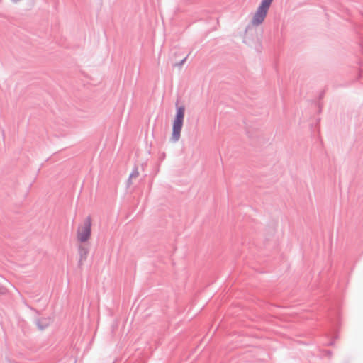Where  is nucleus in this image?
Instances as JSON below:
<instances>
[{
	"mask_svg": "<svg viewBox=\"0 0 363 363\" xmlns=\"http://www.w3.org/2000/svg\"><path fill=\"white\" fill-rule=\"evenodd\" d=\"M188 57V55L185 57L184 59H182L179 62H178L176 65L178 67H182L184 63L186 62V59Z\"/></svg>",
	"mask_w": 363,
	"mask_h": 363,
	"instance_id": "6",
	"label": "nucleus"
},
{
	"mask_svg": "<svg viewBox=\"0 0 363 363\" xmlns=\"http://www.w3.org/2000/svg\"><path fill=\"white\" fill-rule=\"evenodd\" d=\"M272 1H273V0H262L260 4H262L265 6L269 8Z\"/></svg>",
	"mask_w": 363,
	"mask_h": 363,
	"instance_id": "5",
	"label": "nucleus"
},
{
	"mask_svg": "<svg viewBox=\"0 0 363 363\" xmlns=\"http://www.w3.org/2000/svg\"><path fill=\"white\" fill-rule=\"evenodd\" d=\"M269 9V8H268L262 4H259L256 13H255V15L252 18V23L253 25H256V26L261 24L264 21V20L267 14V11H268Z\"/></svg>",
	"mask_w": 363,
	"mask_h": 363,
	"instance_id": "3",
	"label": "nucleus"
},
{
	"mask_svg": "<svg viewBox=\"0 0 363 363\" xmlns=\"http://www.w3.org/2000/svg\"><path fill=\"white\" fill-rule=\"evenodd\" d=\"M139 174V172L138 171L137 168H135L133 169L132 172L130 174L128 177V182H130L133 178H136Z\"/></svg>",
	"mask_w": 363,
	"mask_h": 363,
	"instance_id": "4",
	"label": "nucleus"
},
{
	"mask_svg": "<svg viewBox=\"0 0 363 363\" xmlns=\"http://www.w3.org/2000/svg\"><path fill=\"white\" fill-rule=\"evenodd\" d=\"M91 219L86 217L81 224L79 225L77 230V239L79 242H87L91 235Z\"/></svg>",
	"mask_w": 363,
	"mask_h": 363,
	"instance_id": "2",
	"label": "nucleus"
},
{
	"mask_svg": "<svg viewBox=\"0 0 363 363\" xmlns=\"http://www.w3.org/2000/svg\"><path fill=\"white\" fill-rule=\"evenodd\" d=\"M178 103L176 104L177 106ZM185 113L184 106H177L176 114L173 121L172 133L171 140L176 143L179 141L181 136V131L183 126L184 118Z\"/></svg>",
	"mask_w": 363,
	"mask_h": 363,
	"instance_id": "1",
	"label": "nucleus"
}]
</instances>
